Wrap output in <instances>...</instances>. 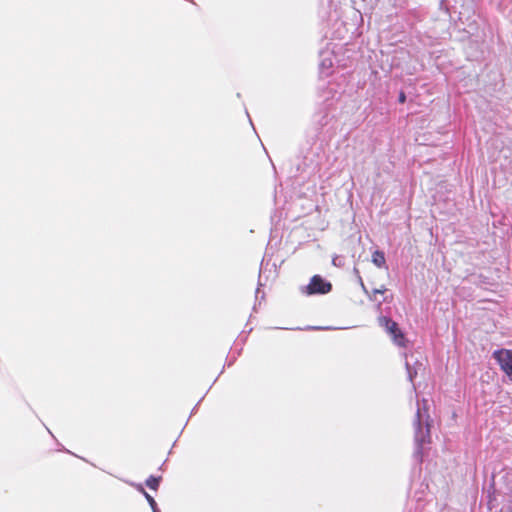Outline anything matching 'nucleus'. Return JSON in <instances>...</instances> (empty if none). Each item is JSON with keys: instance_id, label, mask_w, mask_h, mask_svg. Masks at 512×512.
<instances>
[{"instance_id": "nucleus-1", "label": "nucleus", "mask_w": 512, "mask_h": 512, "mask_svg": "<svg viewBox=\"0 0 512 512\" xmlns=\"http://www.w3.org/2000/svg\"><path fill=\"white\" fill-rule=\"evenodd\" d=\"M378 323L390 335L394 344H396L399 347H406L407 339L404 333L399 328L397 322H395L389 317L381 316L378 318Z\"/></svg>"}, {"instance_id": "nucleus-2", "label": "nucleus", "mask_w": 512, "mask_h": 512, "mask_svg": "<svg viewBox=\"0 0 512 512\" xmlns=\"http://www.w3.org/2000/svg\"><path fill=\"white\" fill-rule=\"evenodd\" d=\"M332 290V284L324 280L320 275H314L305 288L307 295L327 294Z\"/></svg>"}, {"instance_id": "nucleus-3", "label": "nucleus", "mask_w": 512, "mask_h": 512, "mask_svg": "<svg viewBox=\"0 0 512 512\" xmlns=\"http://www.w3.org/2000/svg\"><path fill=\"white\" fill-rule=\"evenodd\" d=\"M493 357L498 362L501 370L512 381V351L508 349H499L493 352Z\"/></svg>"}, {"instance_id": "nucleus-4", "label": "nucleus", "mask_w": 512, "mask_h": 512, "mask_svg": "<svg viewBox=\"0 0 512 512\" xmlns=\"http://www.w3.org/2000/svg\"><path fill=\"white\" fill-rule=\"evenodd\" d=\"M372 262L374 265H376L379 268L385 267L386 265V259L384 252L380 250H376L372 254Z\"/></svg>"}, {"instance_id": "nucleus-5", "label": "nucleus", "mask_w": 512, "mask_h": 512, "mask_svg": "<svg viewBox=\"0 0 512 512\" xmlns=\"http://www.w3.org/2000/svg\"><path fill=\"white\" fill-rule=\"evenodd\" d=\"M160 480L161 477L150 476L146 480V485L152 490H157L160 484Z\"/></svg>"}, {"instance_id": "nucleus-6", "label": "nucleus", "mask_w": 512, "mask_h": 512, "mask_svg": "<svg viewBox=\"0 0 512 512\" xmlns=\"http://www.w3.org/2000/svg\"><path fill=\"white\" fill-rule=\"evenodd\" d=\"M140 490L143 492V494L145 495L147 501L149 502V504L154 507L156 506V502L154 500V498L152 496H150L147 492H145V490L141 487Z\"/></svg>"}, {"instance_id": "nucleus-7", "label": "nucleus", "mask_w": 512, "mask_h": 512, "mask_svg": "<svg viewBox=\"0 0 512 512\" xmlns=\"http://www.w3.org/2000/svg\"><path fill=\"white\" fill-rule=\"evenodd\" d=\"M387 291V288L384 285H381L380 288L373 289L372 294L375 296L376 294H384Z\"/></svg>"}, {"instance_id": "nucleus-8", "label": "nucleus", "mask_w": 512, "mask_h": 512, "mask_svg": "<svg viewBox=\"0 0 512 512\" xmlns=\"http://www.w3.org/2000/svg\"><path fill=\"white\" fill-rule=\"evenodd\" d=\"M406 100V95L404 92H401L400 95H399V102L400 103H404Z\"/></svg>"}]
</instances>
